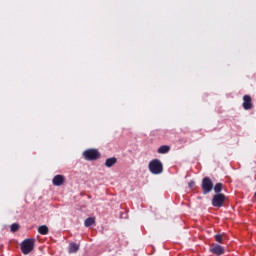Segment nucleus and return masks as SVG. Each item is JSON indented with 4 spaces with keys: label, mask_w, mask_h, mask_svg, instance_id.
<instances>
[{
    "label": "nucleus",
    "mask_w": 256,
    "mask_h": 256,
    "mask_svg": "<svg viewBox=\"0 0 256 256\" xmlns=\"http://www.w3.org/2000/svg\"><path fill=\"white\" fill-rule=\"evenodd\" d=\"M35 249V239H26L21 244V251L23 255H29Z\"/></svg>",
    "instance_id": "2"
},
{
    "label": "nucleus",
    "mask_w": 256,
    "mask_h": 256,
    "mask_svg": "<svg viewBox=\"0 0 256 256\" xmlns=\"http://www.w3.org/2000/svg\"><path fill=\"white\" fill-rule=\"evenodd\" d=\"M225 199H227L225 194L214 195L212 198V206L221 208L223 206V204L225 203Z\"/></svg>",
    "instance_id": "5"
},
{
    "label": "nucleus",
    "mask_w": 256,
    "mask_h": 256,
    "mask_svg": "<svg viewBox=\"0 0 256 256\" xmlns=\"http://www.w3.org/2000/svg\"><path fill=\"white\" fill-rule=\"evenodd\" d=\"M53 185L55 187H61L63 183H65V177L63 175H56L52 180Z\"/></svg>",
    "instance_id": "7"
},
{
    "label": "nucleus",
    "mask_w": 256,
    "mask_h": 256,
    "mask_svg": "<svg viewBox=\"0 0 256 256\" xmlns=\"http://www.w3.org/2000/svg\"><path fill=\"white\" fill-rule=\"evenodd\" d=\"M38 233H40V235H47L49 233V227H47V225H42L38 228Z\"/></svg>",
    "instance_id": "10"
},
{
    "label": "nucleus",
    "mask_w": 256,
    "mask_h": 256,
    "mask_svg": "<svg viewBox=\"0 0 256 256\" xmlns=\"http://www.w3.org/2000/svg\"><path fill=\"white\" fill-rule=\"evenodd\" d=\"M213 191V181L209 177H204L202 180V193L207 195Z\"/></svg>",
    "instance_id": "3"
},
{
    "label": "nucleus",
    "mask_w": 256,
    "mask_h": 256,
    "mask_svg": "<svg viewBox=\"0 0 256 256\" xmlns=\"http://www.w3.org/2000/svg\"><path fill=\"white\" fill-rule=\"evenodd\" d=\"M169 151H171V147L163 145L158 148L157 152L160 153V155H165V153H169Z\"/></svg>",
    "instance_id": "9"
},
{
    "label": "nucleus",
    "mask_w": 256,
    "mask_h": 256,
    "mask_svg": "<svg viewBox=\"0 0 256 256\" xmlns=\"http://www.w3.org/2000/svg\"><path fill=\"white\" fill-rule=\"evenodd\" d=\"M214 191H215V193H217V195L221 194V191H223V184L216 183L214 186Z\"/></svg>",
    "instance_id": "13"
},
{
    "label": "nucleus",
    "mask_w": 256,
    "mask_h": 256,
    "mask_svg": "<svg viewBox=\"0 0 256 256\" xmlns=\"http://www.w3.org/2000/svg\"><path fill=\"white\" fill-rule=\"evenodd\" d=\"M211 253H213L214 255H223L225 253V249H223V246L219 245V244H214L211 246L210 248Z\"/></svg>",
    "instance_id": "6"
},
{
    "label": "nucleus",
    "mask_w": 256,
    "mask_h": 256,
    "mask_svg": "<svg viewBox=\"0 0 256 256\" xmlns=\"http://www.w3.org/2000/svg\"><path fill=\"white\" fill-rule=\"evenodd\" d=\"M215 239H216L217 243H223V235L217 234L215 236Z\"/></svg>",
    "instance_id": "16"
},
{
    "label": "nucleus",
    "mask_w": 256,
    "mask_h": 256,
    "mask_svg": "<svg viewBox=\"0 0 256 256\" xmlns=\"http://www.w3.org/2000/svg\"><path fill=\"white\" fill-rule=\"evenodd\" d=\"M243 108L246 110L251 109L253 107V104H251V96L249 95H244L243 97Z\"/></svg>",
    "instance_id": "8"
},
{
    "label": "nucleus",
    "mask_w": 256,
    "mask_h": 256,
    "mask_svg": "<svg viewBox=\"0 0 256 256\" xmlns=\"http://www.w3.org/2000/svg\"><path fill=\"white\" fill-rule=\"evenodd\" d=\"M11 231H12V233L19 231V224H17V223L12 224Z\"/></svg>",
    "instance_id": "15"
},
{
    "label": "nucleus",
    "mask_w": 256,
    "mask_h": 256,
    "mask_svg": "<svg viewBox=\"0 0 256 256\" xmlns=\"http://www.w3.org/2000/svg\"><path fill=\"white\" fill-rule=\"evenodd\" d=\"M95 223V218L89 217L85 220L84 225L85 227H91Z\"/></svg>",
    "instance_id": "14"
},
{
    "label": "nucleus",
    "mask_w": 256,
    "mask_h": 256,
    "mask_svg": "<svg viewBox=\"0 0 256 256\" xmlns=\"http://www.w3.org/2000/svg\"><path fill=\"white\" fill-rule=\"evenodd\" d=\"M115 163H117V158L112 157V158L106 159L105 165L107 167H113V165H115Z\"/></svg>",
    "instance_id": "11"
},
{
    "label": "nucleus",
    "mask_w": 256,
    "mask_h": 256,
    "mask_svg": "<svg viewBox=\"0 0 256 256\" xmlns=\"http://www.w3.org/2000/svg\"><path fill=\"white\" fill-rule=\"evenodd\" d=\"M79 251V245L77 243H70L69 253H77Z\"/></svg>",
    "instance_id": "12"
},
{
    "label": "nucleus",
    "mask_w": 256,
    "mask_h": 256,
    "mask_svg": "<svg viewBox=\"0 0 256 256\" xmlns=\"http://www.w3.org/2000/svg\"><path fill=\"white\" fill-rule=\"evenodd\" d=\"M148 167L150 173L153 175H161V173H163V163H161V160L159 159L150 161Z\"/></svg>",
    "instance_id": "1"
},
{
    "label": "nucleus",
    "mask_w": 256,
    "mask_h": 256,
    "mask_svg": "<svg viewBox=\"0 0 256 256\" xmlns=\"http://www.w3.org/2000/svg\"><path fill=\"white\" fill-rule=\"evenodd\" d=\"M83 156L86 161H95L99 159V151H97L96 149H88L84 151Z\"/></svg>",
    "instance_id": "4"
}]
</instances>
